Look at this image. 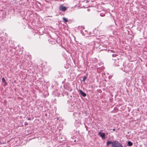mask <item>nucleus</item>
Returning <instances> with one entry per match:
<instances>
[{
  "instance_id": "nucleus-1",
  "label": "nucleus",
  "mask_w": 147,
  "mask_h": 147,
  "mask_svg": "<svg viewBox=\"0 0 147 147\" xmlns=\"http://www.w3.org/2000/svg\"><path fill=\"white\" fill-rule=\"evenodd\" d=\"M113 147H123V146L118 141H115L113 142Z\"/></svg>"
},
{
  "instance_id": "nucleus-2",
  "label": "nucleus",
  "mask_w": 147,
  "mask_h": 147,
  "mask_svg": "<svg viewBox=\"0 0 147 147\" xmlns=\"http://www.w3.org/2000/svg\"><path fill=\"white\" fill-rule=\"evenodd\" d=\"M67 9V8L62 5H61L59 7V9L61 11H65Z\"/></svg>"
},
{
  "instance_id": "nucleus-3",
  "label": "nucleus",
  "mask_w": 147,
  "mask_h": 147,
  "mask_svg": "<svg viewBox=\"0 0 147 147\" xmlns=\"http://www.w3.org/2000/svg\"><path fill=\"white\" fill-rule=\"evenodd\" d=\"M99 135H100L102 139H104L105 138V134L104 133H102L100 132H99L98 133Z\"/></svg>"
},
{
  "instance_id": "nucleus-4",
  "label": "nucleus",
  "mask_w": 147,
  "mask_h": 147,
  "mask_svg": "<svg viewBox=\"0 0 147 147\" xmlns=\"http://www.w3.org/2000/svg\"><path fill=\"white\" fill-rule=\"evenodd\" d=\"M79 91L80 92L81 94L83 97H85L86 96V94L83 91H82L81 90H80Z\"/></svg>"
},
{
  "instance_id": "nucleus-5",
  "label": "nucleus",
  "mask_w": 147,
  "mask_h": 147,
  "mask_svg": "<svg viewBox=\"0 0 147 147\" xmlns=\"http://www.w3.org/2000/svg\"><path fill=\"white\" fill-rule=\"evenodd\" d=\"M113 142H112L111 141H108L107 142V145L108 146L110 144H112V147H113Z\"/></svg>"
},
{
  "instance_id": "nucleus-6",
  "label": "nucleus",
  "mask_w": 147,
  "mask_h": 147,
  "mask_svg": "<svg viewBox=\"0 0 147 147\" xmlns=\"http://www.w3.org/2000/svg\"><path fill=\"white\" fill-rule=\"evenodd\" d=\"M127 145L129 146H131L133 145V143L130 141L128 142Z\"/></svg>"
},
{
  "instance_id": "nucleus-7",
  "label": "nucleus",
  "mask_w": 147,
  "mask_h": 147,
  "mask_svg": "<svg viewBox=\"0 0 147 147\" xmlns=\"http://www.w3.org/2000/svg\"><path fill=\"white\" fill-rule=\"evenodd\" d=\"M62 18H63V20L64 22H67L68 21L67 20V19L66 18H65L63 17Z\"/></svg>"
},
{
  "instance_id": "nucleus-8",
  "label": "nucleus",
  "mask_w": 147,
  "mask_h": 147,
  "mask_svg": "<svg viewBox=\"0 0 147 147\" xmlns=\"http://www.w3.org/2000/svg\"><path fill=\"white\" fill-rule=\"evenodd\" d=\"M87 78L85 76L83 78L82 81L84 82H85V80L86 79H87Z\"/></svg>"
},
{
  "instance_id": "nucleus-9",
  "label": "nucleus",
  "mask_w": 147,
  "mask_h": 147,
  "mask_svg": "<svg viewBox=\"0 0 147 147\" xmlns=\"http://www.w3.org/2000/svg\"><path fill=\"white\" fill-rule=\"evenodd\" d=\"M2 81L3 82H5V80L4 78H2Z\"/></svg>"
},
{
  "instance_id": "nucleus-10",
  "label": "nucleus",
  "mask_w": 147,
  "mask_h": 147,
  "mask_svg": "<svg viewBox=\"0 0 147 147\" xmlns=\"http://www.w3.org/2000/svg\"><path fill=\"white\" fill-rule=\"evenodd\" d=\"M115 128L113 129V131H115Z\"/></svg>"
},
{
  "instance_id": "nucleus-11",
  "label": "nucleus",
  "mask_w": 147,
  "mask_h": 147,
  "mask_svg": "<svg viewBox=\"0 0 147 147\" xmlns=\"http://www.w3.org/2000/svg\"><path fill=\"white\" fill-rule=\"evenodd\" d=\"M100 16H103V15H101V14H100Z\"/></svg>"
},
{
  "instance_id": "nucleus-12",
  "label": "nucleus",
  "mask_w": 147,
  "mask_h": 147,
  "mask_svg": "<svg viewBox=\"0 0 147 147\" xmlns=\"http://www.w3.org/2000/svg\"><path fill=\"white\" fill-rule=\"evenodd\" d=\"M28 120H30V118H29L28 119Z\"/></svg>"
}]
</instances>
